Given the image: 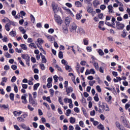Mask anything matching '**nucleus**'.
Wrapping results in <instances>:
<instances>
[{"label": "nucleus", "mask_w": 130, "mask_h": 130, "mask_svg": "<svg viewBox=\"0 0 130 130\" xmlns=\"http://www.w3.org/2000/svg\"><path fill=\"white\" fill-rule=\"evenodd\" d=\"M106 107V109L105 110V111H107V112L110 111V109H109V107L108 106V105L107 104H106V107Z\"/></svg>", "instance_id": "6e6d98bb"}, {"label": "nucleus", "mask_w": 130, "mask_h": 130, "mask_svg": "<svg viewBox=\"0 0 130 130\" xmlns=\"http://www.w3.org/2000/svg\"><path fill=\"white\" fill-rule=\"evenodd\" d=\"M20 47H21V48L23 49V50H27V46H26V45L24 44H21Z\"/></svg>", "instance_id": "393cba45"}, {"label": "nucleus", "mask_w": 130, "mask_h": 130, "mask_svg": "<svg viewBox=\"0 0 130 130\" xmlns=\"http://www.w3.org/2000/svg\"><path fill=\"white\" fill-rule=\"evenodd\" d=\"M46 37L48 39L49 41H50L52 43L54 41V37L50 35H45Z\"/></svg>", "instance_id": "6e6552de"}, {"label": "nucleus", "mask_w": 130, "mask_h": 130, "mask_svg": "<svg viewBox=\"0 0 130 130\" xmlns=\"http://www.w3.org/2000/svg\"><path fill=\"white\" fill-rule=\"evenodd\" d=\"M15 51L18 52V53H22V52H23V50H22V49H18L16 48Z\"/></svg>", "instance_id": "c756f323"}, {"label": "nucleus", "mask_w": 130, "mask_h": 130, "mask_svg": "<svg viewBox=\"0 0 130 130\" xmlns=\"http://www.w3.org/2000/svg\"><path fill=\"white\" fill-rule=\"evenodd\" d=\"M71 113H72V110L70 109H68L67 110V114H66L67 116H69Z\"/></svg>", "instance_id": "a18cd8bd"}, {"label": "nucleus", "mask_w": 130, "mask_h": 130, "mask_svg": "<svg viewBox=\"0 0 130 130\" xmlns=\"http://www.w3.org/2000/svg\"><path fill=\"white\" fill-rule=\"evenodd\" d=\"M32 95L34 99L37 98V92L36 91L34 92Z\"/></svg>", "instance_id": "4d7b16f0"}, {"label": "nucleus", "mask_w": 130, "mask_h": 130, "mask_svg": "<svg viewBox=\"0 0 130 130\" xmlns=\"http://www.w3.org/2000/svg\"><path fill=\"white\" fill-rule=\"evenodd\" d=\"M38 2L40 4V6H43V1L42 0H38Z\"/></svg>", "instance_id": "69168bd1"}, {"label": "nucleus", "mask_w": 130, "mask_h": 130, "mask_svg": "<svg viewBox=\"0 0 130 130\" xmlns=\"http://www.w3.org/2000/svg\"><path fill=\"white\" fill-rule=\"evenodd\" d=\"M17 80V78L16 77V76H13L12 79H11V82L12 83H15V82H16V80Z\"/></svg>", "instance_id": "c03bdc74"}, {"label": "nucleus", "mask_w": 130, "mask_h": 130, "mask_svg": "<svg viewBox=\"0 0 130 130\" xmlns=\"http://www.w3.org/2000/svg\"><path fill=\"white\" fill-rule=\"evenodd\" d=\"M108 9L109 10V14H112L113 13H114V12L113 11V7H112V5H109L108 6Z\"/></svg>", "instance_id": "9b49d317"}, {"label": "nucleus", "mask_w": 130, "mask_h": 130, "mask_svg": "<svg viewBox=\"0 0 130 130\" xmlns=\"http://www.w3.org/2000/svg\"><path fill=\"white\" fill-rule=\"evenodd\" d=\"M93 66H94L95 69L96 70H99V66L98 65V63L97 62H94L93 63Z\"/></svg>", "instance_id": "e433bc0d"}, {"label": "nucleus", "mask_w": 130, "mask_h": 130, "mask_svg": "<svg viewBox=\"0 0 130 130\" xmlns=\"http://www.w3.org/2000/svg\"><path fill=\"white\" fill-rule=\"evenodd\" d=\"M116 126L118 128V129H120L121 128V125L120 124V123L118 121H116L115 122Z\"/></svg>", "instance_id": "a211bd4d"}, {"label": "nucleus", "mask_w": 130, "mask_h": 130, "mask_svg": "<svg viewBox=\"0 0 130 130\" xmlns=\"http://www.w3.org/2000/svg\"><path fill=\"white\" fill-rule=\"evenodd\" d=\"M10 26L11 25L9 23L6 24V25H5V28H6V30L7 31H10Z\"/></svg>", "instance_id": "473e14b6"}, {"label": "nucleus", "mask_w": 130, "mask_h": 130, "mask_svg": "<svg viewBox=\"0 0 130 130\" xmlns=\"http://www.w3.org/2000/svg\"><path fill=\"white\" fill-rule=\"evenodd\" d=\"M74 110L75 112H76L77 113H79L80 112V109H79V108L76 107L74 109Z\"/></svg>", "instance_id": "603ef678"}, {"label": "nucleus", "mask_w": 130, "mask_h": 130, "mask_svg": "<svg viewBox=\"0 0 130 130\" xmlns=\"http://www.w3.org/2000/svg\"><path fill=\"white\" fill-rule=\"evenodd\" d=\"M29 102L30 104L32 105V106H37V103L35 101V100H34V99L29 101Z\"/></svg>", "instance_id": "ddd939ff"}, {"label": "nucleus", "mask_w": 130, "mask_h": 130, "mask_svg": "<svg viewBox=\"0 0 130 130\" xmlns=\"http://www.w3.org/2000/svg\"><path fill=\"white\" fill-rule=\"evenodd\" d=\"M115 22V18L112 17V25H115V23H114Z\"/></svg>", "instance_id": "bf43d9fd"}, {"label": "nucleus", "mask_w": 130, "mask_h": 130, "mask_svg": "<svg viewBox=\"0 0 130 130\" xmlns=\"http://www.w3.org/2000/svg\"><path fill=\"white\" fill-rule=\"evenodd\" d=\"M21 116L22 117L23 119L24 118H27V117H28V114H23V115H21Z\"/></svg>", "instance_id": "13d9d810"}, {"label": "nucleus", "mask_w": 130, "mask_h": 130, "mask_svg": "<svg viewBox=\"0 0 130 130\" xmlns=\"http://www.w3.org/2000/svg\"><path fill=\"white\" fill-rule=\"evenodd\" d=\"M1 108H4V109H7L9 108V105H2L0 106Z\"/></svg>", "instance_id": "cd10ccee"}, {"label": "nucleus", "mask_w": 130, "mask_h": 130, "mask_svg": "<svg viewBox=\"0 0 130 130\" xmlns=\"http://www.w3.org/2000/svg\"><path fill=\"white\" fill-rule=\"evenodd\" d=\"M29 47H34V48H35L36 49V48H37V47H36V46L35 45V44L32 43H30L29 45Z\"/></svg>", "instance_id": "4c0bfd02"}, {"label": "nucleus", "mask_w": 130, "mask_h": 130, "mask_svg": "<svg viewBox=\"0 0 130 130\" xmlns=\"http://www.w3.org/2000/svg\"><path fill=\"white\" fill-rule=\"evenodd\" d=\"M87 11L88 13H89V14H91V13H92V12H93V9H92L91 7H88L87 8Z\"/></svg>", "instance_id": "c85d7f7f"}, {"label": "nucleus", "mask_w": 130, "mask_h": 130, "mask_svg": "<svg viewBox=\"0 0 130 130\" xmlns=\"http://www.w3.org/2000/svg\"><path fill=\"white\" fill-rule=\"evenodd\" d=\"M121 36L123 37V38H125V36H126V32H125V30H123L122 34H121Z\"/></svg>", "instance_id": "37998d69"}, {"label": "nucleus", "mask_w": 130, "mask_h": 130, "mask_svg": "<svg viewBox=\"0 0 130 130\" xmlns=\"http://www.w3.org/2000/svg\"><path fill=\"white\" fill-rule=\"evenodd\" d=\"M54 18H55V21L59 25H60L62 23V20H61V18H60V17L59 16L56 15V14H55L54 15Z\"/></svg>", "instance_id": "20e7f679"}, {"label": "nucleus", "mask_w": 130, "mask_h": 130, "mask_svg": "<svg viewBox=\"0 0 130 130\" xmlns=\"http://www.w3.org/2000/svg\"><path fill=\"white\" fill-rule=\"evenodd\" d=\"M40 66L41 67V69L42 70V71H44V70H45V66H44V64L41 63Z\"/></svg>", "instance_id": "8fccbe9b"}, {"label": "nucleus", "mask_w": 130, "mask_h": 130, "mask_svg": "<svg viewBox=\"0 0 130 130\" xmlns=\"http://www.w3.org/2000/svg\"><path fill=\"white\" fill-rule=\"evenodd\" d=\"M55 68L57 69L58 70V71H59V72H61V73H62V69H61V68L57 64H56L55 66Z\"/></svg>", "instance_id": "2f4dec72"}, {"label": "nucleus", "mask_w": 130, "mask_h": 130, "mask_svg": "<svg viewBox=\"0 0 130 130\" xmlns=\"http://www.w3.org/2000/svg\"><path fill=\"white\" fill-rule=\"evenodd\" d=\"M70 30L72 33H75V32L77 31V24L74 23L71 24Z\"/></svg>", "instance_id": "7ed1b4c3"}, {"label": "nucleus", "mask_w": 130, "mask_h": 130, "mask_svg": "<svg viewBox=\"0 0 130 130\" xmlns=\"http://www.w3.org/2000/svg\"><path fill=\"white\" fill-rule=\"evenodd\" d=\"M96 83V81L93 80L92 81H89V84L90 85V86H93V85H94V84H95Z\"/></svg>", "instance_id": "09e8293b"}, {"label": "nucleus", "mask_w": 130, "mask_h": 130, "mask_svg": "<svg viewBox=\"0 0 130 130\" xmlns=\"http://www.w3.org/2000/svg\"><path fill=\"white\" fill-rule=\"evenodd\" d=\"M19 29L22 34H25V33H26V30L25 29H24V28H23V27L20 26L19 27Z\"/></svg>", "instance_id": "6ab92c4d"}, {"label": "nucleus", "mask_w": 130, "mask_h": 130, "mask_svg": "<svg viewBox=\"0 0 130 130\" xmlns=\"http://www.w3.org/2000/svg\"><path fill=\"white\" fill-rule=\"evenodd\" d=\"M93 98L94 100L96 102H98V101H99V97L98 96V93H96Z\"/></svg>", "instance_id": "b1692460"}, {"label": "nucleus", "mask_w": 130, "mask_h": 130, "mask_svg": "<svg viewBox=\"0 0 130 130\" xmlns=\"http://www.w3.org/2000/svg\"><path fill=\"white\" fill-rule=\"evenodd\" d=\"M106 106V104L103 103L101 106H99V113H102L105 110V107Z\"/></svg>", "instance_id": "39448f33"}, {"label": "nucleus", "mask_w": 130, "mask_h": 130, "mask_svg": "<svg viewBox=\"0 0 130 130\" xmlns=\"http://www.w3.org/2000/svg\"><path fill=\"white\" fill-rule=\"evenodd\" d=\"M96 89L97 91L98 92H99V93H101L102 90H101V88L100 87V86L97 85L96 87Z\"/></svg>", "instance_id": "79ce46f5"}, {"label": "nucleus", "mask_w": 130, "mask_h": 130, "mask_svg": "<svg viewBox=\"0 0 130 130\" xmlns=\"http://www.w3.org/2000/svg\"><path fill=\"white\" fill-rule=\"evenodd\" d=\"M27 108L28 110H29V111H33V110H34V108L31 107V106H30V105H28L27 106Z\"/></svg>", "instance_id": "49530a36"}, {"label": "nucleus", "mask_w": 130, "mask_h": 130, "mask_svg": "<svg viewBox=\"0 0 130 130\" xmlns=\"http://www.w3.org/2000/svg\"><path fill=\"white\" fill-rule=\"evenodd\" d=\"M99 54L101 55V56H102V55H104V52L101 49H99L98 51Z\"/></svg>", "instance_id": "a878e982"}, {"label": "nucleus", "mask_w": 130, "mask_h": 130, "mask_svg": "<svg viewBox=\"0 0 130 130\" xmlns=\"http://www.w3.org/2000/svg\"><path fill=\"white\" fill-rule=\"evenodd\" d=\"M49 92L51 94V96H53V95L54 94V90H53V89H50L49 90Z\"/></svg>", "instance_id": "3c124183"}, {"label": "nucleus", "mask_w": 130, "mask_h": 130, "mask_svg": "<svg viewBox=\"0 0 130 130\" xmlns=\"http://www.w3.org/2000/svg\"><path fill=\"white\" fill-rule=\"evenodd\" d=\"M63 32L67 34L68 32V27L67 26L63 27Z\"/></svg>", "instance_id": "72a5a7b5"}, {"label": "nucleus", "mask_w": 130, "mask_h": 130, "mask_svg": "<svg viewBox=\"0 0 130 130\" xmlns=\"http://www.w3.org/2000/svg\"><path fill=\"white\" fill-rule=\"evenodd\" d=\"M93 7H97L99 5H100V2L98 0H94L92 2Z\"/></svg>", "instance_id": "f8f14e48"}, {"label": "nucleus", "mask_w": 130, "mask_h": 130, "mask_svg": "<svg viewBox=\"0 0 130 130\" xmlns=\"http://www.w3.org/2000/svg\"><path fill=\"white\" fill-rule=\"evenodd\" d=\"M4 70H5V71H9V70H10V66H9V65H5Z\"/></svg>", "instance_id": "864d4df0"}, {"label": "nucleus", "mask_w": 130, "mask_h": 130, "mask_svg": "<svg viewBox=\"0 0 130 130\" xmlns=\"http://www.w3.org/2000/svg\"><path fill=\"white\" fill-rule=\"evenodd\" d=\"M121 118H122L123 125L125 126V127H129V125L127 123V120H126V118L123 116H121Z\"/></svg>", "instance_id": "423d86ee"}, {"label": "nucleus", "mask_w": 130, "mask_h": 130, "mask_svg": "<svg viewBox=\"0 0 130 130\" xmlns=\"http://www.w3.org/2000/svg\"><path fill=\"white\" fill-rule=\"evenodd\" d=\"M11 68L14 71H16V69H17V66H16V65H12Z\"/></svg>", "instance_id": "338daca9"}, {"label": "nucleus", "mask_w": 130, "mask_h": 130, "mask_svg": "<svg viewBox=\"0 0 130 130\" xmlns=\"http://www.w3.org/2000/svg\"><path fill=\"white\" fill-rule=\"evenodd\" d=\"M10 99L12 100V101H14V98L15 97V94L13 93H11L9 95Z\"/></svg>", "instance_id": "412c9836"}, {"label": "nucleus", "mask_w": 130, "mask_h": 130, "mask_svg": "<svg viewBox=\"0 0 130 130\" xmlns=\"http://www.w3.org/2000/svg\"><path fill=\"white\" fill-rule=\"evenodd\" d=\"M26 96H27V94H24L21 96V100H23L22 103H23L24 104H27V103H28Z\"/></svg>", "instance_id": "0eeeda50"}, {"label": "nucleus", "mask_w": 130, "mask_h": 130, "mask_svg": "<svg viewBox=\"0 0 130 130\" xmlns=\"http://www.w3.org/2000/svg\"><path fill=\"white\" fill-rule=\"evenodd\" d=\"M66 70L69 71V72H72V68L68 64L66 65Z\"/></svg>", "instance_id": "bb28decb"}, {"label": "nucleus", "mask_w": 130, "mask_h": 130, "mask_svg": "<svg viewBox=\"0 0 130 130\" xmlns=\"http://www.w3.org/2000/svg\"><path fill=\"white\" fill-rule=\"evenodd\" d=\"M14 127L15 129L16 130H21V129L20 128V127H19V126L17 125H14Z\"/></svg>", "instance_id": "774afa93"}, {"label": "nucleus", "mask_w": 130, "mask_h": 130, "mask_svg": "<svg viewBox=\"0 0 130 130\" xmlns=\"http://www.w3.org/2000/svg\"><path fill=\"white\" fill-rule=\"evenodd\" d=\"M77 33H80V34H85V30L82 28H78Z\"/></svg>", "instance_id": "4468645a"}, {"label": "nucleus", "mask_w": 130, "mask_h": 130, "mask_svg": "<svg viewBox=\"0 0 130 130\" xmlns=\"http://www.w3.org/2000/svg\"><path fill=\"white\" fill-rule=\"evenodd\" d=\"M17 120L19 122H24L25 121V119H23V117L21 116L17 118Z\"/></svg>", "instance_id": "2eb2a0df"}, {"label": "nucleus", "mask_w": 130, "mask_h": 130, "mask_svg": "<svg viewBox=\"0 0 130 130\" xmlns=\"http://www.w3.org/2000/svg\"><path fill=\"white\" fill-rule=\"evenodd\" d=\"M52 7L54 14L58 13V11H59V8L58 7L57 4H55L54 2H52Z\"/></svg>", "instance_id": "f257e3e1"}, {"label": "nucleus", "mask_w": 130, "mask_h": 130, "mask_svg": "<svg viewBox=\"0 0 130 130\" xmlns=\"http://www.w3.org/2000/svg\"><path fill=\"white\" fill-rule=\"evenodd\" d=\"M42 62L43 63H46L47 62V60H46V58H45L44 55H42Z\"/></svg>", "instance_id": "f3484780"}, {"label": "nucleus", "mask_w": 130, "mask_h": 130, "mask_svg": "<svg viewBox=\"0 0 130 130\" xmlns=\"http://www.w3.org/2000/svg\"><path fill=\"white\" fill-rule=\"evenodd\" d=\"M116 27L118 30H123L124 28V24L119 22V21H116Z\"/></svg>", "instance_id": "f03ea898"}, {"label": "nucleus", "mask_w": 130, "mask_h": 130, "mask_svg": "<svg viewBox=\"0 0 130 130\" xmlns=\"http://www.w3.org/2000/svg\"><path fill=\"white\" fill-rule=\"evenodd\" d=\"M39 128L41 129V130H45V127H44V125H40L39 126Z\"/></svg>", "instance_id": "0e129e2a"}, {"label": "nucleus", "mask_w": 130, "mask_h": 130, "mask_svg": "<svg viewBox=\"0 0 130 130\" xmlns=\"http://www.w3.org/2000/svg\"><path fill=\"white\" fill-rule=\"evenodd\" d=\"M34 72L35 74H39V70H38V69L35 68V69H34Z\"/></svg>", "instance_id": "680f3d73"}, {"label": "nucleus", "mask_w": 130, "mask_h": 130, "mask_svg": "<svg viewBox=\"0 0 130 130\" xmlns=\"http://www.w3.org/2000/svg\"><path fill=\"white\" fill-rule=\"evenodd\" d=\"M75 5L78 8H81V7H82V3L79 1L76 2Z\"/></svg>", "instance_id": "aec40b11"}, {"label": "nucleus", "mask_w": 130, "mask_h": 130, "mask_svg": "<svg viewBox=\"0 0 130 130\" xmlns=\"http://www.w3.org/2000/svg\"><path fill=\"white\" fill-rule=\"evenodd\" d=\"M95 114H96V112H95V110H94L90 112V115L91 116H95Z\"/></svg>", "instance_id": "5fc2aeb1"}, {"label": "nucleus", "mask_w": 130, "mask_h": 130, "mask_svg": "<svg viewBox=\"0 0 130 130\" xmlns=\"http://www.w3.org/2000/svg\"><path fill=\"white\" fill-rule=\"evenodd\" d=\"M111 99H112V97L111 95L109 96L108 97L105 98V100L107 101V102H109V101H110Z\"/></svg>", "instance_id": "f704fd0d"}, {"label": "nucleus", "mask_w": 130, "mask_h": 130, "mask_svg": "<svg viewBox=\"0 0 130 130\" xmlns=\"http://www.w3.org/2000/svg\"><path fill=\"white\" fill-rule=\"evenodd\" d=\"M53 79L55 81V82L57 83V81H58V77L56 75H54L53 76Z\"/></svg>", "instance_id": "ea45409f"}, {"label": "nucleus", "mask_w": 130, "mask_h": 130, "mask_svg": "<svg viewBox=\"0 0 130 130\" xmlns=\"http://www.w3.org/2000/svg\"><path fill=\"white\" fill-rule=\"evenodd\" d=\"M100 9L101 10H102L103 11H104V10H105L106 9V6L104 5H102L100 6Z\"/></svg>", "instance_id": "de8ad7c7"}, {"label": "nucleus", "mask_w": 130, "mask_h": 130, "mask_svg": "<svg viewBox=\"0 0 130 130\" xmlns=\"http://www.w3.org/2000/svg\"><path fill=\"white\" fill-rule=\"evenodd\" d=\"M40 84L39 83H37L34 85V90L36 91L37 89H38V87H39Z\"/></svg>", "instance_id": "5701e85b"}, {"label": "nucleus", "mask_w": 130, "mask_h": 130, "mask_svg": "<svg viewBox=\"0 0 130 130\" xmlns=\"http://www.w3.org/2000/svg\"><path fill=\"white\" fill-rule=\"evenodd\" d=\"M71 21H72V18H71V17L70 16H68L66 17L65 19V24L66 25H70V23L71 22Z\"/></svg>", "instance_id": "9d476101"}, {"label": "nucleus", "mask_w": 130, "mask_h": 130, "mask_svg": "<svg viewBox=\"0 0 130 130\" xmlns=\"http://www.w3.org/2000/svg\"><path fill=\"white\" fill-rule=\"evenodd\" d=\"M61 62L63 64H64V66H67V64H68V62L63 59L61 60Z\"/></svg>", "instance_id": "052dcab7"}, {"label": "nucleus", "mask_w": 130, "mask_h": 130, "mask_svg": "<svg viewBox=\"0 0 130 130\" xmlns=\"http://www.w3.org/2000/svg\"><path fill=\"white\" fill-rule=\"evenodd\" d=\"M21 57L22 58L24 59L25 61L29 60V59H30V57L28 54H21Z\"/></svg>", "instance_id": "1a4fd4ad"}, {"label": "nucleus", "mask_w": 130, "mask_h": 130, "mask_svg": "<svg viewBox=\"0 0 130 130\" xmlns=\"http://www.w3.org/2000/svg\"><path fill=\"white\" fill-rule=\"evenodd\" d=\"M5 56L7 57V58H11V54L9 53L8 52H6L5 53Z\"/></svg>", "instance_id": "58836bf2"}, {"label": "nucleus", "mask_w": 130, "mask_h": 130, "mask_svg": "<svg viewBox=\"0 0 130 130\" xmlns=\"http://www.w3.org/2000/svg\"><path fill=\"white\" fill-rule=\"evenodd\" d=\"M70 123H75L76 122V118L73 117H70Z\"/></svg>", "instance_id": "4be33fe9"}, {"label": "nucleus", "mask_w": 130, "mask_h": 130, "mask_svg": "<svg viewBox=\"0 0 130 130\" xmlns=\"http://www.w3.org/2000/svg\"><path fill=\"white\" fill-rule=\"evenodd\" d=\"M98 128L99 129H101V130H104L105 128H104V126H103V125L100 124L98 126Z\"/></svg>", "instance_id": "c9c22d12"}, {"label": "nucleus", "mask_w": 130, "mask_h": 130, "mask_svg": "<svg viewBox=\"0 0 130 130\" xmlns=\"http://www.w3.org/2000/svg\"><path fill=\"white\" fill-rule=\"evenodd\" d=\"M66 92L68 94H69V93H71V92H73V88L72 87L69 86L68 88H66Z\"/></svg>", "instance_id": "dca6fc26"}, {"label": "nucleus", "mask_w": 130, "mask_h": 130, "mask_svg": "<svg viewBox=\"0 0 130 130\" xmlns=\"http://www.w3.org/2000/svg\"><path fill=\"white\" fill-rule=\"evenodd\" d=\"M21 126L22 128H23V129H26V128H27V126H26V125L25 124H22L21 125Z\"/></svg>", "instance_id": "e2e57ef3"}, {"label": "nucleus", "mask_w": 130, "mask_h": 130, "mask_svg": "<svg viewBox=\"0 0 130 130\" xmlns=\"http://www.w3.org/2000/svg\"><path fill=\"white\" fill-rule=\"evenodd\" d=\"M58 56L59 58H63V55L62 54V52L60 51L59 52Z\"/></svg>", "instance_id": "a19ab883"}, {"label": "nucleus", "mask_w": 130, "mask_h": 130, "mask_svg": "<svg viewBox=\"0 0 130 130\" xmlns=\"http://www.w3.org/2000/svg\"><path fill=\"white\" fill-rule=\"evenodd\" d=\"M10 35L11 36H12V37H15L16 34V31H12L10 32Z\"/></svg>", "instance_id": "7c9ffc66"}]
</instances>
